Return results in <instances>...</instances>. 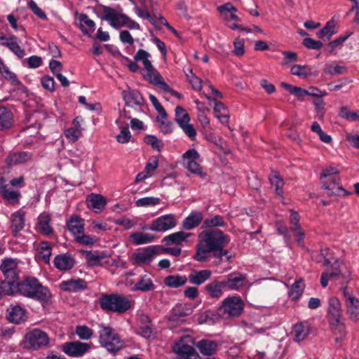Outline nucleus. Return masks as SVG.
<instances>
[{
  "instance_id": "obj_1",
  "label": "nucleus",
  "mask_w": 359,
  "mask_h": 359,
  "mask_svg": "<svg viewBox=\"0 0 359 359\" xmlns=\"http://www.w3.org/2000/svg\"><path fill=\"white\" fill-rule=\"evenodd\" d=\"M2 272L0 286L6 295L19 293L23 297L39 302L43 306L48 305L51 299L50 290L43 286L37 278L26 277L19 281L17 262L12 259H4L0 265Z\"/></svg>"
},
{
  "instance_id": "obj_2",
  "label": "nucleus",
  "mask_w": 359,
  "mask_h": 359,
  "mask_svg": "<svg viewBox=\"0 0 359 359\" xmlns=\"http://www.w3.org/2000/svg\"><path fill=\"white\" fill-rule=\"evenodd\" d=\"M229 242V236L221 230L203 231L198 235V242L193 258L199 262H206L210 257H213V264L216 266L223 262V257L230 261L232 256L229 255V250L224 249Z\"/></svg>"
},
{
  "instance_id": "obj_3",
  "label": "nucleus",
  "mask_w": 359,
  "mask_h": 359,
  "mask_svg": "<svg viewBox=\"0 0 359 359\" xmlns=\"http://www.w3.org/2000/svg\"><path fill=\"white\" fill-rule=\"evenodd\" d=\"M96 14L100 19L107 21L115 29L126 26L130 29H140V26L137 22L124 13H117L111 7L99 5L96 8Z\"/></svg>"
},
{
  "instance_id": "obj_4",
  "label": "nucleus",
  "mask_w": 359,
  "mask_h": 359,
  "mask_svg": "<svg viewBox=\"0 0 359 359\" xmlns=\"http://www.w3.org/2000/svg\"><path fill=\"white\" fill-rule=\"evenodd\" d=\"M99 303L102 310L118 313H123L133 306L132 302L120 294H103L99 299Z\"/></svg>"
},
{
  "instance_id": "obj_5",
  "label": "nucleus",
  "mask_w": 359,
  "mask_h": 359,
  "mask_svg": "<svg viewBox=\"0 0 359 359\" xmlns=\"http://www.w3.org/2000/svg\"><path fill=\"white\" fill-rule=\"evenodd\" d=\"M245 304L238 295L229 296L225 298L217 308V313L224 320L238 318L243 312Z\"/></svg>"
},
{
  "instance_id": "obj_6",
  "label": "nucleus",
  "mask_w": 359,
  "mask_h": 359,
  "mask_svg": "<svg viewBox=\"0 0 359 359\" xmlns=\"http://www.w3.org/2000/svg\"><path fill=\"white\" fill-rule=\"evenodd\" d=\"M339 170L334 167H329L323 169L320 175L322 187L327 190L328 195H340L341 192L344 194H348L340 185V179L338 175Z\"/></svg>"
},
{
  "instance_id": "obj_7",
  "label": "nucleus",
  "mask_w": 359,
  "mask_h": 359,
  "mask_svg": "<svg viewBox=\"0 0 359 359\" xmlns=\"http://www.w3.org/2000/svg\"><path fill=\"white\" fill-rule=\"evenodd\" d=\"M99 341L108 351L115 353L123 347L118 334L109 326L99 325Z\"/></svg>"
},
{
  "instance_id": "obj_8",
  "label": "nucleus",
  "mask_w": 359,
  "mask_h": 359,
  "mask_svg": "<svg viewBox=\"0 0 359 359\" xmlns=\"http://www.w3.org/2000/svg\"><path fill=\"white\" fill-rule=\"evenodd\" d=\"M68 230L74 235L75 240L81 244L92 245L95 243L94 236L84 234V227L82 219L74 215L70 217L67 224Z\"/></svg>"
},
{
  "instance_id": "obj_9",
  "label": "nucleus",
  "mask_w": 359,
  "mask_h": 359,
  "mask_svg": "<svg viewBox=\"0 0 359 359\" xmlns=\"http://www.w3.org/2000/svg\"><path fill=\"white\" fill-rule=\"evenodd\" d=\"M329 249L321 250V255L324 258L323 265L327 266V271L321 274L320 284L323 287L328 285L330 278L336 277L341 273L340 266L341 262L334 258H328Z\"/></svg>"
},
{
  "instance_id": "obj_10",
  "label": "nucleus",
  "mask_w": 359,
  "mask_h": 359,
  "mask_svg": "<svg viewBox=\"0 0 359 359\" xmlns=\"http://www.w3.org/2000/svg\"><path fill=\"white\" fill-rule=\"evenodd\" d=\"M193 339L190 336H184L176 341L172 350L177 359H198L199 355L193 347Z\"/></svg>"
},
{
  "instance_id": "obj_11",
  "label": "nucleus",
  "mask_w": 359,
  "mask_h": 359,
  "mask_svg": "<svg viewBox=\"0 0 359 359\" xmlns=\"http://www.w3.org/2000/svg\"><path fill=\"white\" fill-rule=\"evenodd\" d=\"M49 342L47 333L39 329H34L25 334V346L30 349L36 350L46 346Z\"/></svg>"
},
{
  "instance_id": "obj_12",
  "label": "nucleus",
  "mask_w": 359,
  "mask_h": 359,
  "mask_svg": "<svg viewBox=\"0 0 359 359\" xmlns=\"http://www.w3.org/2000/svg\"><path fill=\"white\" fill-rule=\"evenodd\" d=\"M177 222L175 215L168 214L160 216L154 219L148 229L153 231L164 232L176 226Z\"/></svg>"
},
{
  "instance_id": "obj_13",
  "label": "nucleus",
  "mask_w": 359,
  "mask_h": 359,
  "mask_svg": "<svg viewBox=\"0 0 359 359\" xmlns=\"http://www.w3.org/2000/svg\"><path fill=\"white\" fill-rule=\"evenodd\" d=\"M161 246L152 245L144 248L142 251L133 254V259L137 265H149L154 257L159 254Z\"/></svg>"
},
{
  "instance_id": "obj_14",
  "label": "nucleus",
  "mask_w": 359,
  "mask_h": 359,
  "mask_svg": "<svg viewBox=\"0 0 359 359\" xmlns=\"http://www.w3.org/2000/svg\"><path fill=\"white\" fill-rule=\"evenodd\" d=\"M345 298V306L346 313L349 319L353 322L359 321V299L347 290V287L343 290Z\"/></svg>"
},
{
  "instance_id": "obj_15",
  "label": "nucleus",
  "mask_w": 359,
  "mask_h": 359,
  "mask_svg": "<svg viewBox=\"0 0 359 359\" xmlns=\"http://www.w3.org/2000/svg\"><path fill=\"white\" fill-rule=\"evenodd\" d=\"M225 287L230 290L239 291L248 284L246 274L240 272H232L226 276L223 280Z\"/></svg>"
},
{
  "instance_id": "obj_16",
  "label": "nucleus",
  "mask_w": 359,
  "mask_h": 359,
  "mask_svg": "<svg viewBox=\"0 0 359 359\" xmlns=\"http://www.w3.org/2000/svg\"><path fill=\"white\" fill-rule=\"evenodd\" d=\"M90 345L79 341L66 342L62 345V351L71 357H81L88 351Z\"/></svg>"
},
{
  "instance_id": "obj_17",
  "label": "nucleus",
  "mask_w": 359,
  "mask_h": 359,
  "mask_svg": "<svg viewBox=\"0 0 359 359\" xmlns=\"http://www.w3.org/2000/svg\"><path fill=\"white\" fill-rule=\"evenodd\" d=\"M150 54L143 49H140L134 56L135 61H141L144 66L143 71L145 73H142V76L144 79H150L151 74H154L156 70L152 65L149 57Z\"/></svg>"
},
{
  "instance_id": "obj_18",
  "label": "nucleus",
  "mask_w": 359,
  "mask_h": 359,
  "mask_svg": "<svg viewBox=\"0 0 359 359\" xmlns=\"http://www.w3.org/2000/svg\"><path fill=\"white\" fill-rule=\"evenodd\" d=\"M311 332V325L307 321H301L293 325L292 334L294 336V341L300 342L305 340Z\"/></svg>"
},
{
  "instance_id": "obj_19",
  "label": "nucleus",
  "mask_w": 359,
  "mask_h": 359,
  "mask_svg": "<svg viewBox=\"0 0 359 359\" xmlns=\"http://www.w3.org/2000/svg\"><path fill=\"white\" fill-rule=\"evenodd\" d=\"M27 311L20 305H11L7 309V319L15 324H20L27 319Z\"/></svg>"
},
{
  "instance_id": "obj_20",
  "label": "nucleus",
  "mask_w": 359,
  "mask_h": 359,
  "mask_svg": "<svg viewBox=\"0 0 359 359\" xmlns=\"http://www.w3.org/2000/svg\"><path fill=\"white\" fill-rule=\"evenodd\" d=\"M25 225V212L19 210L11 215V230L13 236L16 237Z\"/></svg>"
},
{
  "instance_id": "obj_21",
  "label": "nucleus",
  "mask_w": 359,
  "mask_h": 359,
  "mask_svg": "<svg viewBox=\"0 0 359 359\" xmlns=\"http://www.w3.org/2000/svg\"><path fill=\"white\" fill-rule=\"evenodd\" d=\"M193 312L192 308L187 304H177L175 305L169 316V320L174 323L182 322V318L190 316Z\"/></svg>"
},
{
  "instance_id": "obj_22",
  "label": "nucleus",
  "mask_w": 359,
  "mask_h": 359,
  "mask_svg": "<svg viewBox=\"0 0 359 359\" xmlns=\"http://www.w3.org/2000/svg\"><path fill=\"white\" fill-rule=\"evenodd\" d=\"M327 312L329 322L341 319L342 310L338 298L332 297L328 299Z\"/></svg>"
},
{
  "instance_id": "obj_23",
  "label": "nucleus",
  "mask_w": 359,
  "mask_h": 359,
  "mask_svg": "<svg viewBox=\"0 0 359 359\" xmlns=\"http://www.w3.org/2000/svg\"><path fill=\"white\" fill-rule=\"evenodd\" d=\"M62 290L69 292H78L87 288V283L81 278L62 281L60 284Z\"/></svg>"
},
{
  "instance_id": "obj_24",
  "label": "nucleus",
  "mask_w": 359,
  "mask_h": 359,
  "mask_svg": "<svg viewBox=\"0 0 359 359\" xmlns=\"http://www.w3.org/2000/svg\"><path fill=\"white\" fill-rule=\"evenodd\" d=\"M122 96L127 106H142L144 104L142 95L137 90H123Z\"/></svg>"
},
{
  "instance_id": "obj_25",
  "label": "nucleus",
  "mask_w": 359,
  "mask_h": 359,
  "mask_svg": "<svg viewBox=\"0 0 359 359\" xmlns=\"http://www.w3.org/2000/svg\"><path fill=\"white\" fill-rule=\"evenodd\" d=\"M212 276V271L209 269L193 270L187 277V281L195 285H201L209 280Z\"/></svg>"
},
{
  "instance_id": "obj_26",
  "label": "nucleus",
  "mask_w": 359,
  "mask_h": 359,
  "mask_svg": "<svg viewBox=\"0 0 359 359\" xmlns=\"http://www.w3.org/2000/svg\"><path fill=\"white\" fill-rule=\"evenodd\" d=\"M0 194L6 202L11 205L18 204L21 194L20 191L14 189L8 184L0 187Z\"/></svg>"
},
{
  "instance_id": "obj_27",
  "label": "nucleus",
  "mask_w": 359,
  "mask_h": 359,
  "mask_svg": "<svg viewBox=\"0 0 359 359\" xmlns=\"http://www.w3.org/2000/svg\"><path fill=\"white\" fill-rule=\"evenodd\" d=\"M86 203L88 208L93 209L95 212H99L104 210L107 200L100 194L91 193L86 197Z\"/></svg>"
},
{
  "instance_id": "obj_28",
  "label": "nucleus",
  "mask_w": 359,
  "mask_h": 359,
  "mask_svg": "<svg viewBox=\"0 0 359 359\" xmlns=\"http://www.w3.org/2000/svg\"><path fill=\"white\" fill-rule=\"evenodd\" d=\"M32 154L27 151L13 152L6 157L5 162L8 166L24 163L31 160Z\"/></svg>"
},
{
  "instance_id": "obj_29",
  "label": "nucleus",
  "mask_w": 359,
  "mask_h": 359,
  "mask_svg": "<svg viewBox=\"0 0 359 359\" xmlns=\"http://www.w3.org/2000/svg\"><path fill=\"white\" fill-rule=\"evenodd\" d=\"M54 266L60 271H67L73 268L74 259L67 254H61L54 258Z\"/></svg>"
},
{
  "instance_id": "obj_30",
  "label": "nucleus",
  "mask_w": 359,
  "mask_h": 359,
  "mask_svg": "<svg viewBox=\"0 0 359 359\" xmlns=\"http://www.w3.org/2000/svg\"><path fill=\"white\" fill-rule=\"evenodd\" d=\"M190 233H185L184 231H177L173 233H171L168 236H165L162 243L165 245H182L184 242H187V238L189 237Z\"/></svg>"
},
{
  "instance_id": "obj_31",
  "label": "nucleus",
  "mask_w": 359,
  "mask_h": 359,
  "mask_svg": "<svg viewBox=\"0 0 359 359\" xmlns=\"http://www.w3.org/2000/svg\"><path fill=\"white\" fill-rule=\"evenodd\" d=\"M155 288L150 274L140 276L134 287L135 290L141 292L153 291Z\"/></svg>"
},
{
  "instance_id": "obj_32",
  "label": "nucleus",
  "mask_w": 359,
  "mask_h": 359,
  "mask_svg": "<svg viewBox=\"0 0 359 359\" xmlns=\"http://www.w3.org/2000/svg\"><path fill=\"white\" fill-rule=\"evenodd\" d=\"M203 220L201 212L194 211L187 217L182 222V227L185 230H191L198 226Z\"/></svg>"
},
{
  "instance_id": "obj_33",
  "label": "nucleus",
  "mask_w": 359,
  "mask_h": 359,
  "mask_svg": "<svg viewBox=\"0 0 359 359\" xmlns=\"http://www.w3.org/2000/svg\"><path fill=\"white\" fill-rule=\"evenodd\" d=\"M225 287L223 280H214L205 285V290L211 297L218 299L223 294L222 290Z\"/></svg>"
},
{
  "instance_id": "obj_34",
  "label": "nucleus",
  "mask_w": 359,
  "mask_h": 359,
  "mask_svg": "<svg viewBox=\"0 0 359 359\" xmlns=\"http://www.w3.org/2000/svg\"><path fill=\"white\" fill-rule=\"evenodd\" d=\"M329 323L335 336V341L341 342L344 340L347 332L346 325L341 319L330 321Z\"/></svg>"
},
{
  "instance_id": "obj_35",
  "label": "nucleus",
  "mask_w": 359,
  "mask_h": 359,
  "mask_svg": "<svg viewBox=\"0 0 359 359\" xmlns=\"http://www.w3.org/2000/svg\"><path fill=\"white\" fill-rule=\"evenodd\" d=\"M217 344L210 339H201L196 344L201 354L204 355H212L217 349Z\"/></svg>"
},
{
  "instance_id": "obj_36",
  "label": "nucleus",
  "mask_w": 359,
  "mask_h": 359,
  "mask_svg": "<svg viewBox=\"0 0 359 359\" xmlns=\"http://www.w3.org/2000/svg\"><path fill=\"white\" fill-rule=\"evenodd\" d=\"M38 227L39 231L46 236H50L53 233V228L50 225V216L47 213H42L38 217Z\"/></svg>"
},
{
  "instance_id": "obj_37",
  "label": "nucleus",
  "mask_w": 359,
  "mask_h": 359,
  "mask_svg": "<svg viewBox=\"0 0 359 359\" xmlns=\"http://www.w3.org/2000/svg\"><path fill=\"white\" fill-rule=\"evenodd\" d=\"M305 289V283L302 278L297 280L290 287L288 290L289 297L293 300H298L302 295Z\"/></svg>"
},
{
  "instance_id": "obj_38",
  "label": "nucleus",
  "mask_w": 359,
  "mask_h": 359,
  "mask_svg": "<svg viewBox=\"0 0 359 359\" xmlns=\"http://www.w3.org/2000/svg\"><path fill=\"white\" fill-rule=\"evenodd\" d=\"M13 122L12 111L5 107H0V130L11 127Z\"/></svg>"
},
{
  "instance_id": "obj_39",
  "label": "nucleus",
  "mask_w": 359,
  "mask_h": 359,
  "mask_svg": "<svg viewBox=\"0 0 359 359\" xmlns=\"http://www.w3.org/2000/svg\"><path fill=\"white\" fill-rule=\"evenodd\" d=\"M187 282V276L180 275H170L164 278V284L171 288H178L184 285Z\"/></svg>"
},
{
  "instance_id": "obj_40",
  "label": "nucleus",
  "mask_w": 359,
  "mask_h": 359,
  "mask_svg": "<svg viewBox=\"0 0 359 359\" xmlns=\"http://www.w3.org/2000/svg\"><path fill=\"white\" fill-rule=\"evenodd\" d=\"M154 236L148 233L136 232L130 236V239L135 245H142L153 241Z\"/></svg>"
},
{
  "instance_id": "obj_41",
  "label": "nucleus",
  "mask_w": 359,
  "mask_h": 359,
  "mask_svg": "<svg viewBox=\"0 0 359 359\" xmlns=\"http://www.w3.org/2000/svg\"><path fill=\"white\" fill-rule=\"evenodd\" d=\"M0 73L7 80H8L12 85L20 86L21 82L17 78L15 74L10 71L9 68L4 64L2 60L0 59Z\"/></svg>"
},
{
  "instance_id": "obj_42",
  "label": "nucleus",
  "mask_w": 359,
  "mask_h": 359,
  "mask_svg": "<svg viewBox=\"0 0 359 359\" xmlns=\"http://www.w3.org/2000/svg\"><path fill=\"white\" fill-rule=\"evenodd\" d=\"M337 33L335 30V22L333 20L328 21L325 26L320 29L316 35L318 38L330 39L334 34Z\"/></svg>"
},
{
  "instance_id": "obj_43",
  "label": "nucleus",
  "mask_w": 359,
  "mask_h": 359,
  "mask_svg": "<svg viewBox=\"0 0 359 359\" xmlns=\"http://www.w3.org/2000/svg\"><path fill=\"white\" fill-rule=\"evenodd\" d=\"M270 183L273 187L275 188L276 193L282 196L283 187L284 186V181L276 172H272L269 177Z\"/></svg>"
},
{
  "instance_id": "obj_44",
  "label": "nucleus",
  "mask_w": 359,
  "mask_h": 359,
  "mask_svg": "<svg viewBox=\"0 0 359 359\" xmlns=\"http://www.w3.org/2000/svg\"><path fill=\"white\" fill-rule=\"evenodd\" d=\"M175 121L179 127L189 123L190 116L187 111L181 106H177L175 109Z\"/></svg>"
},
{
  "instance_id": "obj_45",
  "label": "nucleus",
  "mask_w": 359,
  "mask_h": 359,
  "mask_svg": "<svg viewBox=\"0 0 359 359\" xmlns=\"http://www.w3.org/2000/svg\"><path fill=\"white\" fill-rule=\"evenodd\" d=\"M6 47H7L20 59L23 58L25 55V51L19 46L16 36H13V39L11 40L10 43H7V44H6Z\"/></svg>"
},
{
  "instance_id": "obj_46",
  "label": "nucleus",
  "mask_w": 359,
  "mask_h": 359,
  "mask_svg": "<svg viewBox=\"0 0 359 359\" xmlns=\"http://www.w3.org/2000/svg\"><path fill=\"white\" fill-rule=\"evenodd\" d=\"M51 245L49 242L41 241L39 245V252L40 257L45 262H49L51 256Z\"/></svg>"
},
{
  "instance_id": "obj_47",
  "label": "nucleus",
  "mask_w": 359,
  "mask_h": 359,
  "mask_svg": "<svg viewBox=\"0 0 359 359\" xmlns=\"http://www.w3.org/2000/svg\"><path fill=\"white\" fill-rule=\"evenodd\" d=\"M156 121L159 123L160 130L164 134L171 133L173 130V125L172 123L168 121V114H165V117H161V116H158L156 117Z\"/></svg>"
},
{
  "instance_id": "obj_48",
  "label": "nucleus",
  "mask_w": 359,
  "mask_h": 359,
  "mask_svg": "<svg viewBox=\"0 0 359 359\" xmlns=\"http://www.w3.org/2000/svg\"><path fill=\"white\" fill-rule=\"evenodd\" d=\"M141 320L142 321L147 323V324L139 326L137 333L144 338H150L152 334L150 319L147 316H143Z\"/></svg>"
},
{
  "instance_id": "obj_49",
  "label": "nucleus",
  "mask_w": 359,
  "mask_h": 359,
  "mask_svg": "<svg viewBox=\"0 0 359 359\" xmlns=\"http://www.w3.org/2000/svg\"><path fill=\"white\" fill-rule=\"evenodd\" d=\"M203 225L206 228L224 226L225 225V222L222 216L215 215L210 218L205 219Z\"/></svg>"
},
{
  "instance_id": "obj_50",
  "label": "nucleus",
  "mask_w": 359,
  "mask_h": 359,
  "mask_svg": "<svg viewBox=\"0 0 359 359\" xmlns=\"http://www.w3.org/2000/svg\"><path fill=\"white\" fill-rule=\"evenodd\" d=\"M186 76L194 90L196 91L201 90L203 88V81L193 74L191 68H189V73H186Z\"/></svg>"
},
{
  "instance_id": "obj_51",
  "label": "nucleus",
  "mask_w": 359,
  "mask_h": 359,
  "mask_svg": "<svg viewBox=\"0 0 359 359\" xmlns=\"http://www.w3.org/2000/svg\"><path fill=\"white\" fill-rule=\"evenodd\" d=\"M145 79L151 83L158 85L164 91H169L170 90V86L163 80L162 76L157 71L151 74L150 79Z\"/></svg>"
},
{
  "instance_id": "obj_52",
  "label": "nucleus",
  "mask_w": 359,
  "mask_h": 359,
  "mask_svg": "<svg viewBox=\"0 0 359 359\" xmlns=\"http://www.w3.org/2000/svg\"><path fill=\"white\" fill-rule=\"evenodd\" d=\"M339 115L346 120L359 122V111H351L347 107H341Z\"/></svg>"
},
{
  "instance_id": "obj_53",
  "label": "nucleus",
  "mask_w": 359,
  "mask_h": 359,
  "mask_svg": "<svg viewBox=\"0 0 359 359\" xmlns=\"http://www.w3.org/2000/svg\"><path fill=\"white\" fill-rule=\"evenodd\" d=\"M160 198L157 197H144L137 199L135 201V205L137 207H149V206H154L160 203Z\"/></svg>"
},
{
  "instance_id": "obj_54",
  "label": "nucleus",
  "mask_w": 359,
  "mask_h": 359,
  "mask_svg": "<svg viewBox=\"0 0 359 359\" xmlns=\"http://www.w3.org/2000/svg\"><path fill=\"white\" fill-rule=\"evenodd\" d=\"M75 332L79 339L82 340H88L92 337L93 334V331L86 325L76 326Z\"/></svg>"
},
{
  "instance_id": "obj_55",
  "label": "nucleus",
  "mask_w": 359,
  "mask_h": 359,
  "mask_svg": "<svg viewBox=\"0 0 359 359\" xmlns=\"http://www.w3.org/2000/svg\"><path fill=\"white\" fill-rule=\"evenodd\" d=\"M88 265L91 266H102L103 263L102 260L105 258V255L103 253L101 254H93L89 252L86 255Z\"/></svg>"
},
{
  "instance_id": "obj_56",
  "label": "nucleus",
  "mask_w": 359,
  "mask_h": 359,
  "mask_svg": "<svg viewBox=\"0 0 359 359\" xmlns=\"http://www.w3.org/2000/svg\"><path fill=\"white\" fill-rule=\"evenodd\" d=\"M185 168L191 172L201 176L202 178L205 177V174L202 171V168L197 161H189L184 163Z\"/></svg>"
},
{
  "instance_id": "obj_57",
  "label": "nucleus",
  "mask_w": 359,
  "mask_h": 359,
  "mask_svg": "<svg viewBox=\"0 0 359 359\" xmlns=\"http://www.w3.org/2000/svg\"><path fill=\"white\" fill-rule=\"evenodd\" d=\"M310 68L306 65H294L291 67L292 74L297 76L306 77L310 74Z\"/></svg>"
},
{
  "instance_id": "obj_58",
  "label": "nucleus",
  "mask_w": 359,
  "mask_h": 359,
  "mask_svg": "<svg viewBox=\"0 0 359 359\" xmlns=\"http://www.w3.org/2000/svg\"><path fill=\"white\" fill-rule=\"evenodd\" d=\"M144 142L147 144L151 145L154 149L158 151H160L164 146L163 141L158 139L154 135L146 136L144 138Z\"/></svg>"
},
{
  "instance_id": "obj_59",
  "label": "nucleus",
  "mask_w": 359,
  "mask_h": 359,
  "mask_svg": "<svg viewBox=\"0 0 359 359\" xmlns=\"http://www.w3.org/2000/svg\"><path fill=\"white\" fill-rule=\"evenodd\" d=\"M130 1L135 6H134V11L135 13L140 17L143 19L148 20L151 24L154 25L155 22L154 20V18L150 15L149 12L147 10H142L140 9L136 4L135 1L134 0H130Z\"/></svg>"
},
{
  "instance_id": "obj_60",
  "label": "nucleus",
  "mask_w": 359,
  "mask_h": 359,
  "mask_svg": "<svg viewBox=\"0 0 359 359\" xmlns=\"http://www.w3.org/2000/svg\"><path fill=\"white\" fill-rule=\"evenodd\" d=\"M28 7L33 12V13L36 15L39 18L41 19V20H46L47 19V15L45 13L44 11H42V9H41L38 6L37 4H36V2L34 1V0H29L28 1Z\"/></svg>"
},
{
  "instance_id": "obj_61",
  "label": "nucleus",
  "mask_w": 359,
  "mask_h": 359,
  "mask_svg": "<svg viewBox=\"0 0 359 359\" xmlns=\"http://www.w3.org/2000/svg\"><path fill=\"white\" fill-rule=\"evenodd\" d=\"M347 72V68L345 66H340L338 65H331L325 72L330 75H340L344 74Z\"/></svg>"
},
{
  "instance_id": "obj_62",
  "label": "nucleus",
  "mask_w": 359,
  "mask_h": 359,
  "mask_svg": "<svg viewBox=\"0 0 359 359\" xmlns=\"http://www.w3.org/2000/svg\"><path fill=\"white\" fill-rule=\"evenodd\" d=\"M351 34L344 36H339L336 39L330 41L327 44V50L330 53H332L338 46L342 45L344 42L350 36Z\"/></svg>"
},
{
  "instance_id": "obj_63",
  "label": "nucleus",
  "mask_w": 359,
  "mask_h": 359,
  "mask_svg": "<svg viewBox=\"0 0 359 359\" xmlns=\"http://www.w3.org/2000/svg\"><path fill=\"white\" fill-rule=\"evenodd\" d=\"M65 137L71 142H75L81 135V130L69 128L64 132Z\"/></svg>"
},
{
  "instance_id": "obj_64",
  "label": "nucleus",
  "mask_w": 359,
  "mask_h": 359,
  "mask_svg": "<svg viewBox=\"0 0 359 359\" xmlns=\"http://www.w3.org/2000/svg\"><path fill=\"white\" fill-rule=\"evenodd\" d=\"M302 43L307 48L312 50H319L323 45L320 41H316L311 38H305Z\"/></svg>"
}]
</instances>
